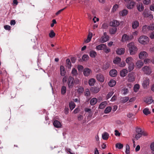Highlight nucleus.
<instances>
[{"label":"nucleus","instance_id":"obj_30","mask_svg":"<svg viewBox=\"0 0 154 154\" xmlns=\"http://www.w3.org/2000/svg\"><path fill=\"white\" fill-rule=\"evenodd\" d=\"M95 82V80L94 79L92 78L89 80L88 84L90 86H92L94 85Z\"/></svg>","mask_w":154,"mask_h":154},{"label":"nucleus","instance_id":"obj_42","mask_svg":"<svg viewBox=\"0 0 154 154\" xmlns=\"http://www.w3.org/2000/svg\"><path fill=\"white\" fill-rule=\"evenodd\" d=\"M69 107L70 109L72 110L75 107V105L73 102H71L69 104Z\"/></svg>","mask_w":154,"mask_h":154},{"label":"nucleus","instance_id":"obj_14","mask_svg":"<svg viewBox=\"0 0 154 154\" xmlns=\"http://www.w3.org/2000/svg\"><path fill=\"white\" fill-rule=\"evenodd\" d=\"M110 25L114 27L118 26L119 25V22L116 20H113L110 23Z\"/></svg>","mask_w":154,"mask_h":154},{"label":"nucleus","instance_id":"obj_58","mask_svg":"<svg viewBox=\"0 0 154 154\" xmlns=\"http://www.w3.org/2000/svg\"><path fill=\"white\" fill-rule=\"evenodd\" d=\"M143 2L144 4L147 5L150 3L151 1L150 0H144Z\"/></svg>","mask_w":154,"mask_h":154},{"label":"nucleus","instance_id":"obj_53","mask_svg":"<svg viewBox=\"0 0 154 154\" xmlns=\"http://www.w3.org/2000/svg\"><path fill=\"white\" fill-rule=\"evenodd\" d=\"M89 58V57L88 55L84 54L82 56V59L83 60L85 61L88 60Z\"/></svg>","mask_w":154,"mask_h":154},{"label":"nucleus","instance_id":"obj_5","mask_svg":"<svg viewBox=\"0 0 154 154\" xmlns=\"http://www.w3.org/2000/svg\"><path fill=\"white\" fill-rule=\"evenodd\" d=\"M135 77L134 73L131 72L128 74V82H131L134 81Z\"/></svg>","mask_w":154,"mask_h":154},{"label":"nucleus","instance_id":"obj_18","mask_svg":"<svg viewBox=\"0 0 154 154\" xmlns=\"http://www.w3.org/2000/svg\"><path fill=\"white\" fill-rule=\"evenodd\" d=\"M117 74V72L116 70L113 69L111 70L109 72L110 75L113 77L116 76Z\"/></svg>","mask_w":154,"mask_h":154},{"label":"nucleus","instance_id":"obj_61","mask_svg":"<svg viewBox=\"0 0 154 154\" xmlns=\"http://www.w3.org/2000/svg\"><path fill=\"white\" fill-rule=\"evenodd\" d=\"M5 29L6 30H10L11 29V27L8 25H5L4 26Z\"/></svg>","mask_w":154,"mask_h":154},{"label":"nucleus","instance_id":"obj_10","mask_svg":"<svg viewBox=\"0 0 154 154\" xmlns=\"http://www.w3.org/2000/svg\"><path fill=\"white\" fill-rule=\"evenodd\" d=\"M148 55L147 53L146 52L143 51L140 53L139 55V57L140 59H142L143 58V57H147Z\"/></svg>","mask_w":154,"mask_h":154},{"label":"nucleus","instance_id":"obj_28","mask_svg":"<svg viewBox=\"0 0 154 154\" xmlns=\"http://www.w3.org/2000/svg\"><path fill=\"white\" fill-rule=\"evenodd\" d=\"M60 74L62 76H64L65 74V71L63 66H61L60 67Z\"/></svg>","mask_w":154,"mask_h":154},{"label":"nucleus","instance_id":"obj_11","mask_svg":"<svg viewBox=\"0 0 154 154\" xmlns=\"http://www.w3.org/2000/svg\"><path fill=\"white\" fill-rule=\"evenodd\" d=\"M91 91L94 93H97L100 91V88L98 87H93L90 89Z\"/></svg>","mask_w":154,"mask_h":154},{"label":"nucleus","instance_id":"obj_13","mask_svg":"<svg viewBox=\"0 0 154 154\" xmlns=\"http://www.w3.org/2000/svg\"><path fill=\"white\" fill-rule=\"evenodd\" d=\"M139 22L137 20L133 21L132 23V27L133 29H136L139 26Z\"/></svg>","mask_w":154,"mask_h":154},{"label":"nucleus","instance_id":"obj_22","mask_svg":"<svg viewBox=\"0 0 154 154\" xmlns=\"http://www.w3.org/2000/svg\"><path fill=\"white\" fill-rule=\"evenodd\" d=\"M143 63L142 60H138L136 62V66L137 68H140L143 66Z\"/></svg>","mask_w":154,"mask_h":154},{"label":"nucleus","instance_id":"obj_47","mask_svg":"<svg viewBox=\"0 0 154 154\" xmlns=\"http://www.w3.org/2000/svg\"><path fill=\"white\" fill-rule=\"evenodd\" d=\"M109 66V63L108 62H106L104 64L103 67V69L106 70L108 69Z\"/></svg>","mask_w":154,"mask_h":154},{"label":"nucleus","instance_id":"obj_27","mask_svg":"<svg viewBox=\"0 0 154 154\" xmlns=\"http://www.w3.org/2000/svg\"><path fill=\"white\" fill-rule=\"evenodd\" d=\"M133 59L131 57H127L126 60V63L128 64L133 63Z\"/></svg>","mask_w":154,"mask_h":154},{"label":"nucleus","instance_id":"obj_52","mask_svg":"<svg viewBox=\"0 0 154 154\" xmlns=\"http://www.w3.org/2000/svg\"><path fill=\"white\" fill-rule=\"evenodd\" d=\"M103 50L106 53H108L110 52V49L107 48L106 45V47L104 48Z\"/></svg>","mask_w":154,"mask_h":154},{"label":"nucleus","instance_id":"obj_41","mask_svg":"<svg viewBox=\"0 0 154 154\" xmlns=\"http://www.w3.org/2000/svg\"><path fill=\"white\" fill-rule=\"evenodd\" d=\"M129 100V97H125L122 98L121 99V102L125 103L127 102Z\"/></svg>","mask_w":154,"mask_h":154},{"label":"nucleus","instance_id":"obj_51","mask_svg":"<svg viewBox=\"0 0 154 154\" xmlns=\"http://www.w3.org/2000/svg\"><path fill=\"white\" fill-rule=\"evenodd\" d=\"M71 73L74 76H76L78 74L77 70L75 68L72 69Z\"/></svg>","mask_w":154,"mask_h":154},{"label":"nucleus","instance_id":"obj_63","mask_svg":"<svg viewBox=\"0 0 154 154\" xmlns=\"http://www.w3.org/2000/svg\"><path fill=\"white\" fill-rule=\"evenodd\" d=\"M77 68L79 71H81L82 70L83 68V66L81 65H79L77 66Z\"/></svg>","mask_w":154,"mask_h":154},{"label":"nucleus","instance_id":"obj_17","mask_svg":"<svg viewBox=\"0 0 154 154\" xmlns=\"http://www.w3.org/2000/svg\"><path fill=\"white\" fill-rule=\"evenodd\" d=\"M128 71L126 69H124L120 72V75L122 77H124L128 73Z\"/></svg>","mask_w":154,"mask_h":154},{"label":"nucleus","instance_id":"obj_16","mask_svg":"<svg viewBox=\"0 0 154 154\" xmlns=\"http://www.w3.org/2000/svg\"><path fill=\"white\" fill-rule=\"evenodd\" d=\"M125 49L124 48H118L116 51L117 54L121 55L124 53Z\"/></svg>","mask_w":154,"mask_h":154},{"label":"nucleus","instance_id":"obj_6","mask_svg":"<svg viewBox=\"0 0 154 154\" xmlns=\"http://www.w3.org/2000/svg\"><path fill=\"white\" fill-rule=\"evenodd\" d=\"M74 79L73 78L72 76H69L68 78V82L67 84L69 88H73L74 82Z\"/></svg>","mask_w":154,"mask_h":154},{"label":"nucleus","instance_id":"obj_38","mask_svg":"<svg viewBox=\"0 0 154 154\" xmlns=\"http://www.w3.org/2000/svg\"><path fill=\"white\" fill-rule=\"evenodd\" d=\"M137 10H143L144 7L142 3H139L137 5Z\"/></svg>","mask_w":154,"mask_h":154},{"label":"nucleus","instance_id":"obj_34","mask_svg":"<svg viewBox=\"0 0 154 154\" xmlns=\"http://www.w3.org/2000/svg\"><path fill=\"white\" fill-rule=\"evenodd\" d=\"M97 102V99L95 98H93L91 100L90 103L92 106H93L96 104Z\"/></svg>","mask_w":154,"mask_h":154},{"label":"nucleus","instance_id":"obj_25","mask_svg":"<svg viewBox=\"0 0 154 154\" xmlns=\"http://www.w3.org/2000/svg\"><path fill=\"white\" fill-rule=\"evenodd\" d=\"M107 103L106 101H104L101 103L99 105V109H102L104 108L106 106Z\"/></svg>","mask_w":154,"mask_h":154},{"label":"nucleus","instance_id":"obj_64","mask_svg":"<svg viewBox=\"0 0 154 154\" xmlns=\"http://www.w3.org/2000/svg\"><path fill=\"white\" fill-rule=\"evenodd\" d=\"M107 24L106 23H104L103 24H102V28L104 29L107 28Z\"/></svg>","mask_w":154,"mask_h":154},{"label":"nucleus","instance_id":"obj_4","mask_svg":"<svg viewBox=\"0 0 154 154\" xmlns=\"http://www.w3.org/2000/svg\"><path fill=\"white\" fill-rule=\"evenodd\" d=\"M150 80L148 77L144 79L142 84V86L144 89H146L149 85Z\"/></svg>","mask_w":154,"mask_h":154},{"label":"nucleus","instance_id":"obj_7","mask_svg":"<svg viewBox=\"0 0 154 154\" xmlns=\"http://www.w3.org/2000/svg\"><path fill=\"white\" fill-rule=\"evenodd\" d=\"M142 70L144 73L147 75H149L152 73V69L149 66H146L142 68Z\"/></svg>","mask_w":154,"mask_h":154},{"label":"nucleus","instance_id":"obj_2","mask_svg":"<svg viewBox=\"0 0 154 154\" xmlns=\"http://www.w3.org/2000/svg\"><path fill=\"white\" fill-rule=\"evenodd\" d=\"M139 42L142 44H147L149 41V38L145 35L140 36L139 39Z\"/></svg>","mask_w":154,"mask_h":154},{"label":"nucleus","instance_id":"obj_45","mask_svg":"<svg viewBox=\"0 0 154 154\" xmlns=\"http://www.w3.org/2000/svg\"><path fill=\"white\" fill-rule=\"evenodd\" d=\"M112 108L110 106L107 107L105 109L104 113L105 114L109 113L111 111Z\"/></svg>","mask_w":154,"mask_h":154},{"label":"nucleus","instance_id":"obj_54","mask_svg":"<svg viewBox=\"0 0 154 154\" xmlns=\"http://www.w3.org/2000/svg\"><path fill=\"white\" fill-rule=\"evenodd\" d=\"M114 92L113 91H111L109 93L106 97V99L107 100L110 98L113 94Z\"/></svg>","mask_w":154,"mask_h":154},{"label":"nucleus","instance_id":"obj_60","mask_svg":"<svg viewBox=\"0 0 154 154\" xmlns=\"http://www.w3.org/2000/svg\"><path fill=\"white\" fill-rule=\"evenodd\" d=\"M119 66L122 67H124L126 65V63L124 61L121 62L120 63H119Z\"/></svg>","mask_w":154,"mask_h":154},{"label":"nucleus","instance_id":"obj_57","mask_svg":"<svg viewBox=\"0 0 154 154\" xmlns=\"http://www.w3.org/2000/svg\"><path fill=\"white\" fill-rule=\"evenodd\" d=\"M148 28L149 30H154V24H151L149 26H148Z\"/></svg>","mask_w":154,"mask_h":154},{"label":"nucleus","instance_id":"obj_15","mask_svg":"<svg viewBox=\"0 0 154 154\" xmlns=\"http://www.w3.org/2000/svg\"><path fill=\"white\" fill-rule=\"evenodd\" d=\"M136 131L137 134L140 133L143 134V135L144 136H146L147 135V133L145 131H143L140 128H136Z\"/></svg>","mask_w":154,"mask_h":154},{"label":"nucleus","instance_id":"obj_55","mask_svg":"<svg viewBox=\"0 0 154 154\" xmlns=\"http://www.w3.org/2000/svg\"><path fill=\"white\" fill-rule=\"evenodd\" d=\"M85 95L86 96H88L90 95V93L89 89H86Z\"/></svg>","mask_w":154,"mask_h":154},{"label":"nucleus","instance_id":"obj_12","mask_svg":"<svg viewBox=\"0 0 154 154\" xmlns=\"http://www.w3.org/2000/svg\"><path fill=\"white\" fill-rule=\"evenodd\" d=\"M91 72V70L88 68L85 69L83 71V74L84 75L86 76H89Z\"/></svg>","mask_w":154,"mask_h":154},{"label":"nucleus","instance_id":"obj_35","mask_svg":"<svg viewBox=\"0 0 154 154\" xmlns=\"http://www.w3.org/2000/svg\"><path fill=\"white\" fill-rule=\"evenodd\" d=\"M128 69L129 72L132 71L134 69V63H132L128 64Z\"/></svg>","mask_w":154,"mask_h":154},{"label":"nucleus","instance_id":"obj_19","mask_svg":"<svg viewBox=\"0 0 154 154\" xmlns=\"http://www.w3.org/2000/svg\"><path fill=\"white\" fill-rule=\"evenodd\" d=\"M53 124L54 126L57 128H60L61 126V124L60 122L58 120H55L53 123Z\"/></svg>","mask_w":154,"mask_h":154},{"label":"nucleus","instance_id":"obj_50","mask_svg":"<svg viewBox=\"0 0 154 154\" xmlns=\"http://www.w3.org/2000/svg\"><path fill=\"white\" fill-rule=\"evenodd\" d=\"M55 34L52 30H51L49 34V35L50 37L53 38L55 36Z\"/></svg>","mask_w":154,"mask_h":154},{"label":"nucleus","instance_id":"obj_9","mask_svg":"<svg viewBox=\"0 0 154 154\" xmlns=\"http://www.w3.org/2000/svg\"><path fill=\"white\" fill-rule=\"evenodd\" d=\"M96 78L98 81L100 82H103L104 80V77L101 74H98L96 75Z\"/></svg>","mask_w":154,"mask_h":154},{"label":"nucleus","instance_id":"obj_46","mask_svg":"<svg viewBox=\"0 0 154 154\" xmlns=\"http://www.w3.org/2000/svg\"><path fill=\"white\" fill-rule=\"evenodd\" d=\"M66 66L68 68H70L71 67V63L69 59H67L66 60Z\"/></svg>","mask_w":154,"mask_h":154},{"label":"nucleus","instance_id":"obj_24","mask_svg":"<svg viewBox=\"0 0 154 154\" xmlns=\"http://www.w3.org/2000/svg\"><path fill=\"white\" fill-rule=\"evenodd\" d=\"M135 4V3L134 2L131 1L127 5V7L129 9L132 8Z\"/></svg>","mask_w":154,"mask_h":154},{"label":"nucleus","instance_id":"obj_62","mask_svg":"<svg viewBox=\"0 0 154 154\" xmlns=\"http://www.w3.org/2000/svg\"><path fill=\"white\" fill-rule=\"evenodd\" d=\"M69 109L68 107H65L64 109V113L66 114H67L69 112Z\"/></svg>","mask_w":154,"mask_h":154},{"label":"nucleus","instance_id":"obj_39","mask_svg":"<svg viewBox=\"0 0 154 154\" xmlns=\"http://www.w3.org/2000/svg\"><path fill=\"white\" fill-rule=\"evenodd\" d=\"M128 13V10H122L120 11L119 13L120 15L122 16H124L126 15Z\"/></svg>","mask_w":154,"mask_h":154},{"label":"nucleus","instance_id":"obj_8","mask_svg":"<svg viewBox=\"0 0 154 154\" xmlns=\"http://www.w3.org/2000/svg\"><path fill=\"white\" fill-rule=\"evenodd\" d=\"M143 15L145 17H148L150 19L153 18L152 15L151 14V12L149 11V10H144Z\"/></svg>","mask_w":154,"mask_h":154},{"label":"nucleus","instance_id":"obj_20","mask_svg":"<svg viewBox=\"0 0 154 154\" xmlns=\"http://www.w3.org/2000/svg\"><path fill=\"white\" fill-rule=\"evenodd\" d=\"M105 47H106V45L102 44L97 46L96 48L98 50H103Z\"/></svg>","mask_w":154,"mask_h":154},{"label":"nucleus","instance_id":"obj_29","mask_svg":"<svg viewBox=\"0 0 154 154\" xmlns=\"http://www.w3.org/2000/svg\"><path fill=\"white\" fill-rule=\"evenodd\" d=\"M116 82L115 80H111L109 82L108 85L110 87H113L116 85Z\"/></svg>","mask_w":154,"mask_h":154},{"label":"nucleus","instance_id":"obj_59","mask_svg":"<svg viewBox=\"0 0 154 154\" xmlns=\"http://www.w3.org/2000/svg\"><path fill=\"white\" fill-rule=\"evenodd\" d=\"M142 135H143V134L140 133L137 134L136 135L135 137L137 140H138L140 138V137Z\"/></svg>","mask_w":154,"mask_h":154},{"label":"nucleus","instance_id":"obj_26","mask_svg":"<svg viewBox=\"0 0 154 154\" xmlns=\"http://www.w3.org/2000/svg\"><path fill=\"white\" fill-rule=\"evenodd\" d=\"M109 134L106 132H104L102 135V137L104 140H107L109 137Z\"/></svg>","mask_w":154,"mask_h":154},{"label":"nucleus","instance_id":"obj_21","mask_svg":"<svg viewBox=\"0 0 154 154\" xmlns=\"http://www.w3.org/2000/svg\"><path fill=\"white\" fill-rule=\"evenodd\" d=\"M109 39V36H102L100 38V41L101 42L104 43L108 41Z\"/></svg>","mask_w":154,"mask_h":154},{"label":"nucleus","instance_id":"obj_48","mask_svg":"<svg viewBox=\"0 0 154 154\" xmlns=\"http://www.w3.org/2000/svg\"><path fill=\"white\" fill-rule=\"evenodd\" d=\"M140 88L139 85L138 84H136L134 85V91L136 92H137Z\"/></svg>","mask_w":154,"mask_h":154},{"label":"nucleus","instance_id":"obj_3","mask_svg":"<svg viewBox=\"0 0 154 154\" xmlns=\"http://www.w3.org/2000/svg\"><path fill=\"white\" fill-rule=\"evenodd\" d=\"M133 38V35H127L126 34H124L122 36V41L124 42H125L130 40Z\"/></svg>","mask_w":154,"mask_h":154},{"label":"nucleus","instance_id":"obj_43","mask_svg":"<svg viewBox=\"0 0 154 154\" xmlns=\"http://www.w3.org/2000/svg\"><path fill=\"white\" fill-rule=\"evenodd\" d=\"M66 87L65 86H63L61 88V93L63 95H64L66 93Z\"/></svg>","mask_w":154,"mask_h":154},{"label":"nucleus","instance_id":"obj_40","mask_svg":"<svg viewBox=\"0 0 154 154\" xmlns=\"http://www.w3.org/2000/svg\"><path fill=\"white\" fill-rule=\"evenodd\" d=\"M145 102L148 104L152 103L153 102V100L152 97H149L146 99L145 100Z\"/></svg>","mask_w":154,"mask_h":154},{"label":"nucleus","instance_id":"obj_36","mask_svg":"<svg viewBox=\"0 0 154 154\" xmlns=\"http://www.w3.org/2000/svg\"><path fill=\"white\" fill-rule=\"evenodd\" d=\"M117 29L116 27H113L110 29L109 32L111 34L115 33L117 31Z\"/></svg>","mask_w":154,"mask_h":154},{"label":"nucleus","instance_id":"obj_31","mask_svg":"<svg viewBox=\"0 0 154 154\" xmlns=\"http://www.w3.org/2000/svg\"><path fill=\"white\" fill-rule=\"evenodd\" d=\"M148 26L146 25L144 26L142 29V32L144 33H146L147 32V31L149 30V28H148Z\"/></svg>","mask_w":154,"mask_h":154},{"label":"nucleus","instance_id":"obj_37","mask_svg":"<svg viewBox=\"0 0 154 154\" xmlns=\"http://www.w3.org/2000/svg\"><path fill=\"white\" fill-rule=\"evenodd\" d=\"M121 59L119 57H116L113 60V63L116 64H119L121 61Z\"/></svg>","mask_w":154,"mask_h":154},{"label":"nucleus","instance_id":"obj_44","mask_svg":"<svg viewBox=\"0 0 154 154\" xmlns=\"http://www.w3.org/2000/svg\"><path fill=\"white\" fill-rule=\"evenodd\" d=\"M84 91V88L81 86H79L77 89L78 93L79 94H82Z\"/></svg>","mask_w":154,"mask_h":154},{"label":"nucleus","instance_id":"obj_56","mask_svg":"<svg viewBox=\"0 0 154 154\" xmlns=\"http://www.w3.org/2000/svg\"><path fill=\"white\" fill-rule=\"evenodd\" d=\"M130 147L129 145L128 144H127L126 146V150H125V152L127 153L128 154L130 152Z\"/></svg>","mask_w":154,"mask_h":154},{"label":"nucleus","instance_id":"obj_32","mask_svg":"<svg viewBox=\"0 0 154 154\" xmlns=\"http://www.w3.org/2000/svg\"><path fill=\"white\" fill-rule=\"evenodd\" d=\"M143 114L146 116H147L151 113L150 112L149 110V109L146 108L143 109Z\"/></svg>","mask_w":154,"mask_h":154},{"label":"nucleus","instance_id":"obj_33","mask_svg":"<svg viewBox=\"0 0 154 154\" xmlns=\"http://www.w3.org/2000/svg\"><path fill=\"white\" fill-rule=\"evenodd\" d=\"M92 36V33L91 32L89 33L87 38L85 41V42L86 43L89 42L91 40Z\"/></svg>","mask_w":154,"mask_h":154},{"label":"nucleus","instance_id":"obj_1","mask_svg":"<svg viewBox=\"0 0 154 154\" xmlns=\"http://www.w3.org/2000/svg\"><path fill=\"white\" fill-rule=\"evenodd\" d=\"M127 46L129 48L130 54H134L137 52V48L135 45L134 43H130Z\"/></svg>","mask_w":154,"mask_h":154},{"label":"nucleus","instance_id":"obj_49","mask_svg":"<svg viewBox=\"0 0 154 154\" xmlns=\"http://www.w3.org/2000/svg\"><path fill=\"white\" fill-rule=\"evenodd\" d=\"M116 147L119 149H121L123 148V146L122 144L120 143H117L116 144Z\"/></svg>","mask_w":154,"mask_h":154},{"label":"nucleus","instance_id":"obj_23","mask_svg":"<svg viewBox=\"0 0 154 154\" xmlns=\"http://www.w3.org/2000/svg\"><path fill=\"white\" fill-rule=\"evenodd\" d=\"M89 55L91 57L94 58L97 55V53L95 51L91 50L90 52Z\"/></svg>","mask_w":154,"mask_h":154}]
</instances>
